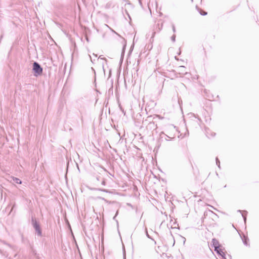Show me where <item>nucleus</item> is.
Instances as JSON below:
<instances>
[{
	"instance_id": "obj_5",
	"label": "nucleus",
	"mask_w": 259,
	"mask_h": 259,
	"mask_svg": "<svg viewBox=\"0 0 259 259\" xmlns=\"http://www.w3.org/2000/svg\"><path fill=\"white\" fill-rule=\"evenodd\" d=\"M200 13L202 15H206L207 14L206 12L203 11L202 10L200 11Z\"/></svg>"
},
{
	"instance_id": "obj_6",
	"label": "nucleus",
	"mask_w": 259,
	"mask_h": 259,
	"mask_svg": "<svg viewBox=\"0 0 259 259\" xmlns=\"http://www.w3.org/2000/svg\"><path fill=\"white\" fill-rule=\"evenodd\" d=\"M156 116L157 117H158L159 118H161V119L163 118V117H161V116H160L159 115H156Z\"/></svg>"
},
{
	"instance_id": "obj_1",
	"label": "nucleus",
	"mask_w": 259,
	"mask_h": 259,
	"mask_svg": "<svg viewBox=\"0 0 259 259\" xmlns=\"http://www.w3.org/2000/svg\"><path fill=\"white\" fill-rule=\"evenodd\" d=\"M33 70L34 71L35 76L41 74L42 69L40 65L36 62H34L33 65Z\"/></svg>"
},
{
	"instance_id": "obj_4",
	"label": "nucleus",
	"mask_w": 259,
	"mask_h": 259,
	"mask_svg": "<svg viewBox=\"0 0 259 259\" xmlns=\"http://www.w3.org/2000/svg\"><path fill=\"white\" fill-rule=\"evenodd\" d=\"M12 179L17 184H21L22 183L21 181L17 178L13 177Z\"/></svg>"
},
{
	"instance_id": "obj_2",
	"label": "nucleus",
	"mask_w": 259,
	"mask_h": 259,
	"mask_svg": "<svg viewBox=\"0 0 259 259\" xmlns=\"http://www.w3.org/2000/svg\"><path fill=\"white\" fill-rule=\"evenodd\" d=\"M34 227L35 230L36 231V232H37L38 234L39 235H41V230H40L39 225L37 223H35L34 224Z\"/></svg>"
},
{
	"instance_id": "obj_3",
	"label": "nucleus",
	"mask_w": 259,
	"mask_h": 259,
	"mask_svg": "<svg viewBox=\"0 0 259 259\" xmlns=\"http://www.w3.org/2000/svg\"><path fill=\"white\" fill-rule=\"evenodd\" d=\"M215 251H216L219 254H220L222 256H223V255H224V252H223V251L219 247H215Z\"/></svg>"
}]
</instances>
